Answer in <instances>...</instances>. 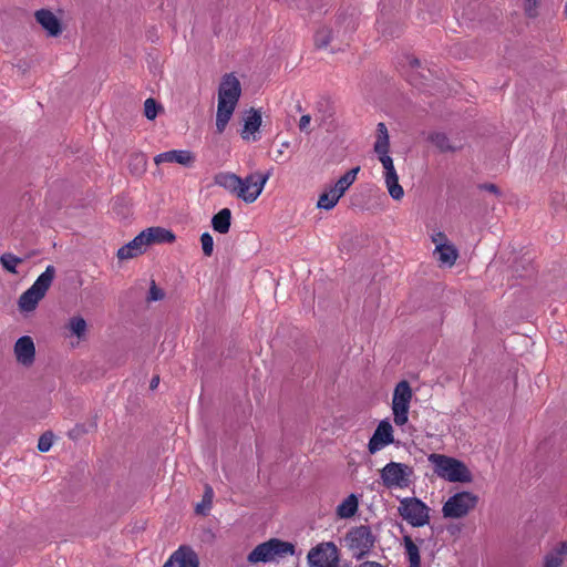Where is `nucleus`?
<instances>
[{
	"mask_svg": "<svg viewBox=\"0 0 567 567\" xmlns=\"http://www.w3.org/2000/svg\"><path fill=\"white\" fill-rule=\"evenodd\" d=\"M477 503V495L463 491L454 494L444 503L442 514L445 518H463L476 507Z\"/></svg>",
	"mask_w": 567,
	"mask_h": 567,
	"instance_id": "nucleus-10",
	"label": "nucleus"
},
{
	"mask_svg": "<svg viewBox=\"0 0 567 567\" xmlns=\"http://www.w3.org/2000/svg\"><path fill=\"white\" fill-rule=\"evenodd\" d=\"M54 277V266H47L45 270L35 279L33 285L20 296L18 300L19 310L27 313L34 311L51 287Z\"/></svg>",
	"mask_w": 567,
	"mask_h": 567,
	"instance_id": "nucleus-5",
	"label": "nucleus"
},
{
	"mask_svg": "<svg viewBox=\"0 0 567 567\" xmlns=\"http://www.w3.org/2000/svg\"><path fill=\"white\" fill-rule=\"evenodd\" d=\"M427 461L433 465L434 473L447 482L471 483L473 481L471 471L457 458L431 453Z\"/></svg>",
	"mask_w": 567,
	"mask_h": 567,
	"instance_id": "nucleus-3",
	"label": "nucleus"
},
{
	"mask_svg": "<svg viewBox=\"0 0 567 567\" xmlns=\"http://www.w3.org/2000/svg\"><path fill=\"white\" fill-rule=\"evenodd\" d=\"M231 213L228 208H223L212 218L214 230L219 234H227L230 228Z\"/></svg>",
	"mask_w": 567,
	"mask_h": 567,
	"instance_id": "nucleus-26",
	"label": "nucleus"
},
{
	"mask_svg": "<svg viewBox=\"0 0 567 567\" xmlns=\"http://www.w3.org/2000/svg\"><path fill=\"white\" fill-rule=\"evenodd\" d=\"M393 429L389 421L383 420L377 426L373 435L371 436L368 449L371 454L377 453L386 445L393 443Z\"/></svg>",
	"mask_w": 567,
	"mask_h": 567,
	"instance_id": "nucleus-15",
	"label": "nucleus"
},
{
	"mask_svg": "<svg viewBox=\"0 0 567 567\" xmlns=\"http://www.w3.org/2000/svg\"><path fill=\"white\" fill-rule=\"evenodd\" d=\"M260 125H261V114L258 111L251 109L245 118L241 137L244 140L249 141L250 137L252 136V140L256 141L255 133L259 130Z\"/></svg>",
	"mask_w": 567,
	"mask_h": 567,
	"instance_id": "nucleus-21",
	"label": "nucleus"
},
{
	"mask_svg": "<svg viewBox=\"0 0 567 567\" xmlns=\"http://www.w3.org/2000/svg\"><path fill=\"white\" fill-rule=\"evenodd\" d=\"M344 546L355 559L367 556L375 545L377 537L368 525L352 527L344 536Z\"/></svg>",
	"mask_w": 567,
	"mask_h": 567,
	"instance_id": "nucleus-6",
	"label": "nucleus"
},
{
	"mask_svg": "<svg viewBox=\"0 0 567 567\" xmlns=\"http://www.w3.org/2000/svg\"><path fill=\"white\" fill-rule=\"evenodd\" d=\"M86 321L82 317H72L68 323V328L72 334L79 339L83 338L86 332Z\"/></svg>",
	"mask_w": 567,
	"mask_h": 567,
	"instance_id": "nucleus-33",
	"label": "nucleus"
},
{
	"mask_svg": "<svg viewBox=\"0 0 567 567\" xmlns=\"http://www.w3.org/2000/svg\"><path fill=\"white\" fill-rule=\"evenodd\" d=\"M564 12L567 14V3L565 4Z\"/></svg>",
	"mask_w": 567,
	"mask_h": 567,
	"instance_id": "nucleus-48",
	"label": "nucleus"
},
{
	"mask_svg": "<svg viewBox=\"0 0 567 567\" xmlns=\"http://www.w3.org/2000/svg\"><path fill=\"white\" fill-rule=\"evenodd\" d=\"M310 567H331L340 560L338 548L333 543H321L308 553Z\"/></svg>",
	"mask_w": 567,
	"mask_h": 567,
	"instance_id": "nucleus-13",
	"label": "nucleus"
},
{
	"mask_svg": "<svg viewBox=\"0 0 567 567\" xmlns=\"http://www.w3.org/2000/svg\"><path fill=\"white\" fill-rule=\"evenodd\" d=\"M357 567H385L382 564L378 561L367 560L361 564H359Z\"/></svg>",
	"mask_w": 567,
	"mask_h": 567,
	"instance_id": "nucleus-43",
	"label": "nucleus"
},
{
	"mask_svg": "<svg viewBox=\"0 0 567 567\" xmlns=\"http://www.w3.org/2000/svg\"><path fill=\"white\" fill-rule=\"evenodd\" d=\"M16 360L23 367H31L35 360V346L31 337H20L13 347Z\"/></svg>",
	"mask_w": 567,
	"mask_h": 567,
	"instance_id": "nucleus-16",
	"label": "nucleus"
},
{
	"mask_svg": "<svg viewBox=\"0 0 567 567\" xmlns=\"http://www.w3.org/2000/svg\"><path fill=\"white\" fill-rule=\"evenodd\" d=\"M143 234L145 235V240L148 246L155 243H172L175 240V235L172 231L161 227L147 228L143 230Z\"/></svg>",
	"mask_w": 567,
	"mask_h": 567,
	"instance_id": "nucleus-22",
	"label": "nucleus"
},
{
	"mask_svg": "<svg viewBox=\"0 0 567 567\" xmlns=\"http://www.w3.org/2000/svg\"><path fill=\"white\" fill-rule=\"evenodd\" d=\"M53 444V434L51 432L43 433L38 441V450L40 452H48Z\"/></svg>",
	"mask_w": 567,
	"mask_h": 567,
	"instance_id": "nucleus-35",
	"label": "nucleus"
},
{
	"mask_svg": "<svg viewBox=\"0 0 567 567\" xmlns=\"http://www.w3.org/2000/svg\"><path fill=\"white\" fill-rule=\"evenodd\" d=\"M403 545L409 560V567H421V557L417 545L413 542L412 537L405 535L403 537Z\"/></svg>",
	"mask_w": 567,
	"mask_h": 567,
	"instance_id": "nucleus-28",
	"label": "nucleus"
},
{
	"mask_svg": "<svg viewBox=\"0 0 567 567\" xmlns=\"http://www.w3.org/2000/svg\"><path fill=\"white\" fill-rule=\"evenodd\" d=\"M360 172V167L357 166L350 171H348L344 175H342L333 185L339 195H343L347 189L355 182L357 175Z\"/></svg>",
	"mask_w": 567,
	"mask_h": 567,
	"instance_id": "nucleus-29",
	"label": "nucleus"
},
{
	"mask_svg": "<svg viewBox=\"0 0 567 567\" xmlns=\"http://www.w3.org/2000/svg\"><path fill=\"white\" fill-rule=\"evenodd\" d=\"M538 0H524V11L527 17L536 18L538 16Z\"/></svg>",
	"mask_w": 567,
	"mask_h": 567,
	"instance_id": "nucleus-38",
	"label": "nucleus"
},
{
	"mask_svg": "<svg viewBox=\"0 0 567 567\" xmlns=\"http://www.w3.org/2000/svg\"><path fill=\"white\" fill-rule=\"evenodd\" d=\"M373 148L384 168V182L390 196L395 200H400L404 196V190L399 184V176L394 168L393 159L389 155L390 137L386 125L382 122L377 126V140Z\"/></svg>",
	"mask_w": 567,
	"mask_h": 567,
	"instance_id": "nucleus-1",
	"label": "nucleus"
},
{
	"mask_svg": "<svg viewBox=\"0 0 567 567\" xmlns=\"http://www.w3.org/2000/svg\"><path fill=\"white\" fill-rule=\"evenodd\" d=\"M197 554L189 546H181L175 550L163 567H198Z\"/></svg>",
	"mask_w": 567,
	"mask_h": 567,
	"instance_id": "nucleus-17",
	"label": "nucleus"
},
{
	"mask_svg": "<svg viewBox=\"0 0 567 567\" xmlns=\"http://www.w3.org/2000/svg\"><path fill=\"white\" fill-rule=\"evenodd\" d=\"M422 1H423V3H424V4H426V3H425V0H422Z\"/></svg>",
	"mask_w": 567,
	"mask_h": 567,
	"instance_id": "nucleus-49",
	"label": "nucleus"
},
{
	"mask_svg": "<svg viewBox=\"0 0 567 567\" xmlns=\"http://www.w3.org/2000/svg\"><path fill=\"white\" fill-rule=\"evenodd\" d=\"M398 512L413 527H422L430 522V508L416 497L402 498Z\"/></svg>",
	"mask_w": 567,
	"mask_h": 567,
	"instance_id": "nucleus-9",
	"label": "nucleus"
},
{
	"mask_svg": "<svg viewBox=\"0 0 567 567\" xmlns=\"http://www.w3.org/2000/svg\"><path fill=\"white\" fill-rule=\"evenodd\" d=\"M200 244H202L203 254L206 257H210L214 251V239H213L212 235L209 233L202 234Z\"/></svg>",
	"mask_w": 567,
	"mask_h": 567,
	"instance_id": "nucleus-34",
	"label": "nucleus"
},
{
	"mask_svg": "<svg viewBox=\"0 0 567 567\" xmlns=\"http://www.w3.org/2000/svg\"><path fill=\"white\" fill-rule=\"evenodd\" d=\"M432 240L436 246H439L440 243L445 244L446 236L444 233L439 231L432 237Z\"/></svg>",
	"mask_w": 567,
	"mask_h": 567,
	"instance_id": "nucleus-42",
	"label": "nucleus"
},
{
	"mask_svg": "<svg viewBox=\"0 0 567 567\" xmlns=\"http://www.w3.org/2000/svg\"><path fill=\"white\" fill-rule=\"evenodd\" d=\"M354 29L355 23L353 19L341 12L336 17L332 27L324 25L316 32L315 45L318 49H324L336 39L342 42L346 35L353 32Z\"/></svg>",
	"mask_w": 567,
	"mask_h": 567,
	"instance_id": "nucleus-7",
	"label": "nucleus"
},
{
	"mask_svg": "<svg viewBox=\"0 0 567 567\" xmlns=\"http://www.w3.org/2000/svg\"><path fill=\"white\" fill-rule=\"evenodd\" d=\"M157 103L154 99H147L144 103V114L148 120H154L157 116Z\"/></svg>",
	"mask_w": 567,
	"mask_h": 567,
	"instance_id": "nucleus-37",
	"label": "nucleus"
},
{
	"mask_svg": "<svg viewBox=\"0 0 567 567\" xmlns=\"http://www.w3.org/2000/svg\"><path fill=\"white\" fill-rule=\"evenodd\" d=\"M295 6H296L298 9H308V6L306 4V2L303 3V1H302V0L297 1Z\"/></svg>",
	"mask_w": 567,
	"mask_h": 567,
	"instance_id": "nucleus-46",
	"label": "nucleus"
},
{
	"mask_svg": "<svg viewBox=\"0 0 567 567\" xmlns=\"http://www.w3.org/2000/svg\"><path fill=\"white\" fill-rule=\"evenodd\" d=\"M158 383H159V377L155 375L151 380L150 388L154 390L157 388Z\"/></svg>",
	"mask_w": 567,
	"mask_h": 567,
	"instance_id": "nucleus-45",
	"label": "nucleus"
},
{
	"mask_svg": "<svg viewBox=\"0 0 567 567\" xmlns=\"http://www.w3.org/2000/svg\"><path fill=\"white\" fill-rule=\"evenodd\" d=\"M429 141L434 144L441 152H450L455 148L450 144L449 137L444 133L434 132L429 135Z\"/></svg>",
	"mask_w": 567,
	"mask_h": 567,
	"instance_id": "nucleus-32",
	"label": "nucleus"
},
{
	"mask_svg": "<svg viewBox=\"0 0 567 567\" xmlns=\"http://www.w3.org/2000/svg\"><path fill=\"white\" fill-rule=\"evenodd\" d=\"M331 567H351L349 563H341L340 560Z\"/></svg>",
	"mask_w": 567,
	"mask_h": 567,
	"instance_id": "nucleus-47",
	"label": "nucleus"
},
{
	"mask_svg": "<svg viewBox=\"0 0 567 567\" xmlns=\"http://www.w3.org/2000/svg\"><path fill=\"white\" fill-rule=\"evenodd\" d=\"M35 21L50 37H59L62 33V24L58 17L49 9H40L34 12Z\"/></svg>",
	"mask_w": 567,
	"mask_h": 567,
	"instance_id": "nucleus-18",
	"label": "nucleus"
},
{
	"mask_svg": "<svg viewBox=\"0 0 567 567\" xmlns=\"http://www.w3.org/2000/svg\"><path fill=\"white\" fill-rule=\"evenodd\" d=\"M132 159L135 161L136 166L141 168V171H145L146 167V158L142 153H136L132 155Z\"/></svg>",
	"mask_w": 567,
	"mask_h": 567,
	"instance_id": "nucleus-40",
	"label": "nucleus"
},
{
	"mask_svg": "<svg viewBox=\"0 0 567 567\" xmlns=\"http://www.w3.org/2000/svg\"><path fill=\"white\" fill-rule=\"evenodd\" d=\"M435 254H437V260L445 266H453L457 259V250L453 245L442 244L435 248Z\"/></svg>",
	"mask_w": 567,
	"mask_h": 567,
	"instance_id": "nucleus-23",
	"label": "nucleus"
},
{
	"mask_svg": "<svg viewBox=\"0 0 567 567\" xmlns=\"http://www.w3.org/2000/svg\"><path fill=\"white\" fill-rule=\"evenodd\" d=\"M567 556V542H563L549 551L545 558L542 567H560L564 560V557Z\"/></svg>",
	"mask_w": 567,
	"mask_h": 567,
	"instance_id": "nucleus-24",
	"label": "nucleus"
},
{
	"mask_svg": "<svg viewBox=\"0 0 567 567\" xmlns=\"http://www.w3.org/2000/svg\"><path fill=\"white\" fill-rule=\"evenodd\" d=\"M241 183V177L230 172H219L214 176V184L223 187L231 195H236L237 187Z\"/></svg>",
	"mask_w": 567,
	"mask_h": 567,
	"instance_id": "nucleus-20",
	"label": "nucleus"
},
{
	"mask_svg": "<svg viewBox=\"0 0 567 567\" xmlns=\"http://www.w3.org/2000/svg\"><path fill=\"white\" fill-rule=\"evenodd\" d=\"M269 176V173L262 174L259 172L247 175L245 178H241L235 196L247 204L256 202L262 193Z\"/></svg>",
	"mask_w": 567,
	"mask_h": 567,
	"instance_id": "nucleus-12",
	"label": "nucleus"
},
{
	"mask_svg": "<svg viewBox=\"0 0 567 567\" xmlns=\"http://www.w3.org/2000/svg\"><path fill=\"white\" fill-rule=\"evenodd\" d=\"M310 122H311V116L310 115H302L299 120V128L300 131L302 132H309V125H310Z\"/></svg>",
	"mask_w": 567,
	"mask_h": 567,
	"instance_id": "nucleus-41",
	"label": "nucleus"
},
{
	"mask_svg": "<svg viewBox=\"0 0 567 567\" xmlns=\"http://www.w3.org/2000/svg\"><path fill=\"white\" fill-rule=\"evenodd\" d=\"M484 188L491 193L498 194V188L494 184L484 185Z\"/></svg>",
	"mask_w": 567,
	"mask_h": 567,
	"instance_id": "nucleus-44",
	"label": "nucleus"
},
{
	"mask_svg": "<svg viewBox=\"0 0 567 567\" xmlns=\"http://www.w3.org/2000/svg\"><path fill=\"white\" fill-rule=\"evenodd\" d=\"M358 506V497L354 494H350L337 506L336 513L340 518H350L357 513Z\"/></svg>",
	"mask_w": 567,
	"mask_h": 567,
	"instance_id": "nucleus-25",
	"label": "nucleus"
},
{
	"mask_svg": "<svg viewBox=\"0 0 567 567\" xmlns=\"http://www.w3.org/2000/svg\"><path fill=\"white\" fill-rule=\"evenodd\" d=\"M147 246L148 244L145 240V235L142 231L133 240L122 246L117 250V258L122 260L134 258L143 254L146 250Z\"/></svg>",
	"mask_w": 567,
	"mask_h": 567,
	"instance_id": "nucleus-19",
	"label": "nucleus"
},
{
	"mask_svg": "<svg viewBox=\"0 0 567 567\" xmlns=\"http://www.w3.org/2000/svg\"><path fill=\"white\" fill-rule=\"evenodd\" d=\"M22 262H23V259L16 256L12 252H4L0 256V264H1L2 268L12 275L18 274L17 268Z\"/></svg>",
	"mask_w": 567,
	"mask_h": 567,
	"instance_id": "nucleus-31",
	"label": "nucleus"
},
{
	"mask_svg": "<svg viewBox=\"0 0 567 567\" xmlns=\"http://www.w3.org/2000/svg\"><path fill=\"white\" fill-rule=\"evenodd\" d=\"M342 196L343 195H339V192L334 186H331L319 196L317 207L324 210H330L338 204Z\"/></svg>",
	"mask_w": 567,
	"mask_h": 567,
	"instance_id": "nucleus-27",
	"label": "nucleus"
},
{
	"mask_svg": "<svg viewBox=\"0 0 567 567\" xmlns=\"http://www.w3.org/2000/svg\"><path fill=\"white\" fill-rule=\"evenodd\" d=\"M212 496H213V489L210 487H207L203 502L200 504H197V506H196L197 513H199V514L204 513V506L210 507Z\"/></svg>",
	"mask_w": 567,
	"mask_h": 567,
	"instance_id": "nucleus-39",
	"label": "nucleus"
},
{
	"mask_svg": "<svg viewBox=\"0 0 567 567\" xmlns=\"http://www.w3.org/2000/svg\"><path fill=\"white\" fill-rule=\"evenodd\" d=\"M413 475L412 466L398 462H390L380 471L382 484L390 489L409 487Z\"/></svg>",
	"mask_w": 567,
	"mask_h": 567,
	"instance_id": "nucleus-8",
	"label": "nucleus"
},
{
	"mask_svg": "<svg viewBox=\"0 0 567 567\" xmlns=\"http://www.w3.org/2000/svg\"><path fill=\"white\" fill-rule=\"evenodd\" d=\"M412 396L413 392L408 381L402 380L395 385L392 398V413L393 421L398 426L404 425L409 420Z\"/></svg>",
	"mask_w": 567,
	"mask_h": 567,
	"instance_id": "nucleus-11",
	"label": "nucleus"
},
{
	"mask_svg": "<svg viewBox=\"0 0 567 567\" xmlns=\"http://www.w3.org/2000/svg\"><path fill=\"white\" fill-rule=\"evenodd\" d=\"M164 291L156 286L154 280H152L146 300L148 302L159 301L164 298Z\"/></svg>",
	"mask_w": 567,
	"mask_h": 567,
	"instance_id": "nucleus-36",
	"label": "nucleus"
},
{
	"mask_svg": "<svg viewBox=\"0 0 567 567\" xmlns=\"http://www.w3.org/2000/svg\"><path fill=\"white\" fill-rule=\"evenodd\" d=\"M196 162V155L189 150H171L157 154L154 157L156 165L161 164H178L184 167H193Z\"/></svg>",
	"mask_w": 567,
	"mask_h": 567,
	"instance_id": "nucleus-14",
	"label": "nucleus"
},
{
	"mask_svg": "<svg viewBox=\"0 0 567 567\" xmlns=\"http://www.w3.org/2000/svg\"><path fill=\"white\" fill-rule=\"evenodd\" d=\"M411 66V73L409 74V81L412 85L416 87H421L423 85V80H427V75L424 72H421V62L413 58L409 61Z\"/></svg>",
	"mask_w": 567,
	"mask_h": 567,
	"instance_id": "nucleus-30",
	"label": "nucleus"
},
{
	"mask_svg": "<svg viewBox=\"0 0 567 567\" xmlns=\"http://www.w3.org/2000/svg\"><path fill=\"white\" fill-rule=\"evenodd\" d=\"M295 555V545L279 538H270L257 545L247 556V561L251 565L259 563L278 561L287 556Z\"/></svg>",
	"mask_w": 567,
	"mask_h": 567,
	"instance_id": "nucleus-4",
	"label": "nucleus"
},
{
	"mask_svg": "<svg viewBox=\"0 0 567 567\" xmlns=\"http://www.w3.org/2000/svg\"><path fill=\"white\" fill-rule=\"evenodd\" d=\"M241 94V85L234 73L225 74L218 87L216 128L223 133L226 128Z\"/></svg>",
	"mask_w": 567,
	"mask_h": 567,
	"instance_id": "nucleus-2",
	"label": "nucleus"
}]
</instances>
